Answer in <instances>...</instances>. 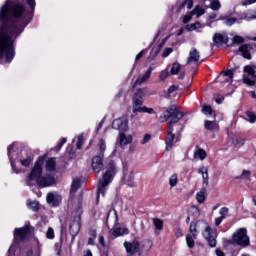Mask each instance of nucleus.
Instances as JSON below:
<instances>
[{
    "label": "nucleus",
    "mask_w": 256,
    "mask_h": 256,
    "mask_svg": "<svg viewBox=\"0 0 256 256\" xmlns=\"http://www.w3.org/2000/svg\"><path fill=\"white\" fill-rule=\"evenodd\" d=\"M200 58L201 54L198 52L197 48H192L189 52L187 65H189L190 63H199Z\"/></svg>",
    "instance_id": "14"
},
{
    "label": "nucleus",
    "mask_w": 256,
    "mask_h": 256,
    "mask_svg": "<svg viewBox=\"0 0 256 256\" xmlns=\"http://www.w3.org/2000/svg\"><path fill=\"white\" fill-rule=\"evenodd\" d=\"M79 231H81V210L73 212L70 220V233L72 237L79 235Z\"/></svg>",
    "instance_id": "6"
},
{
    "label": "nucleus",
    "mask_w": 256,
    "mask_h": 256,
    "mask_svg": "<svg viewBox=\"0 0 256 256\" xmlns=\"http://www.w3.org/2000/svg\"><path fill=\"white\" fill-rule=\"evenodd\" d=\"M56 165L57 162L55 161V158H49L46 161V171H55Z\"/></svg>",
    "instance_id": "25"
},
{
    "label": "nucleus",
    "mask_w": 256,
    "mask_h": 256,
    "mask_svg": "<svg viewBox=\"0 0 256 256\" xmlns=\"http://www.w3.org/2000/svg\"><path fill=\"white\" fill-rule=\"evenodd\" d=\"M28 207L32 209V211H39V203L36 201L28 203Z\"/></svg>",
    "instance_id": "49"
},
{
    "label": "nucleus",
    "mask_w": 256,
    "mask_h": 256,
    "mask_svg": "<svg viewBox=\"0 0 256 256\" xmlns=\"http://www.w3.org/2000/svg\"><path fill=\"white\" fill-rule=\"evenodd\" d=\"M205 14V9L201 8L200 6H196L192 11V15H197V17H201V15Z\"/></svg>",
    "instance_id": "38"
},
{
    "label": "nucleus",
    "mask_w": 256,
    "mask_h": 256,
    "mask_svg": "<svg viewBox=\"0 0 256 256\" xmlns=\"http://www.w3.org/2000/svg\"><path fill=\"white\" fill-rule=\"evenodd\" d=\"M239 51H241L244 59H251V53H249V45L244 44L239 47Z\"/></svg>",
    "instance_id": "22"
},
{
    "label": "nucleus",
    "mask_w": 256,
    "mask_h": 256,
    "mask_svg": "<svg viewBox=\"0 0 256 256\" xmlns=\"http://www.w3.org/2000/svg\"><path fill=\"white\" fill-rule=\"evenodd\" d=\"M25 5L6 0L0 8V61L11 63L15 58V40L29 23Z\"/></svg>",
    "instance_id": "1"
},
{
    "label": "nucleus",
    "mask_w": 256,
    "mask_h": 256,
    "mask_svg": "<svg viewBox=\"0 0 256 256\" xmlns=\"http://www.w3.org/2000/svg\"><path fill=\"white\" fill-rule=\"evenodd\" d=\"M243 83H245V85H248L249 87H253V85H255V81L251 80V78L247 76L243 77Z\"/></svg>",
    "instance_id": "47"
},
{
    "label": "nucleus",
    "mask_w": 256,
    "mask_h": 256,
    "mask_svg": "<svg viewBox=\"0 0 256 256\" xmlns=\"http://www.w3.org/2000/svg\"><path fill=\"white\" fill-rule=\"evenodd\" d=\"M179 71H181V64H179V62L173 63L170 70L171 75H177Z\"/></svg>",
    "instance_id": "33"
},
{
    "label": "nucleus",
    "mask_w": 256,
    "mask_h": 256,
    "mask_svg": "<svg viewBox=\"0 0 256 256\" xmlns=\"http://www.w3.org/2000/svg\"><path fill=\"white\" fill-rule=\"evenodd\" d=\"M155 229L158 231H161L163 229V220L159 218H153L152 219Z\"/></svg>",
    "instance_id": "32"
},
{
    "label": "nucleus",
    "mask_w": 256,
    "mask_h": 256,
    "mask_svg": "<svg viewBox=\"0 0 256 256\" xmlns=\"http://www.w3.org/2000/svg\"><path fill=\"white\" fill-rule=\"evenodd\" d=\"M246 115L248 117L249 123H255L256 115L253 112H247Z\"/></svg>",
    "instance_id": "52"
},
{
    "label": "nucleus",
    "mask_w": 256,
    "mask_h": 256,
    "mask_svg": "<svg viewBox=\"0 0 256 256\" xmlns=\"http://www.w3.org/2000/svg\"><path fill=\"white\" fill-rule=\"evenodd\" d=\"M143 113H149V114H152V113H155V110H153V108H147V107H144V111Z\"/></svg>",
    "instance_id": "64"
},
{
    "label": "nucleus",
    "mask_w": 256,
    "mask_h": 256,
    "mask_svg": "<svg viewBox=\"0 0 256 256\" xmlns=\"http://www.w3.org/2000/svg\"><path fill=\"white\" fill-rule=\"evenodd\" d=\"M115 175H117V165L115 164V161L110 160L106 164L102 179L98 183L97 203H99V197H105L107 187L109 186V183L113 181Z\"/></svg>",
    "instance_id": "4"
},
{
    "label": "nucleus",
    "mask_w": 256,
    "mask_h": 256,
    "mask_svg": "<svg viewBox=\"0 0 256 256\" xmlns=\"http://www.w3.org/2000/svg\"><path fill=\"white\" fill-rule=\"evenodd\" d=\"M192 18V15H185L183 18V23H189V21H191Z\"/></svg>",
    "instance_id": "62"
},
{
    "label": "nucleus",
    "mask_w": 256,
    "mask_h": 256,
    "mask_svg": "<svg viewBox=\"0 0 256 256\" xmlns=\"http://www.w3.org/2000/svg\"><path fill=\"white\" fill-rule=\"evenodd\" d=\"M83 143H84L83 134H80L78 136V140H77V144H76V149H81L83 147Z\"/></svg>",
    "instance_id": "50"
},
{
    "label": "nucleus",
    "mask_w": 256,
    "mask_h": 256,
    "mask_svg": "<svg viewBox=\"0 0 256 256\" xmlns=\"http://www.w3.org/2000/svg\"><path fill=\"white\" fill-rule=\"evenodd\" d=\"M79 187H81V181H79L78 178L74 179L71 185V190L70 193L71 195H75V193H77V189H79Z\"/></svg>",
    "instance_id": "27"
},
{
    "label": "nucleus",
    "mask_w": 256,
    "mask_h": 256,
    "mask_svg": "<svg viewBox=\"0 0 256 256\" xmlns=\"http://www.w3.org/2000/svg\"><path fill=\"white\" fill-rule=\"evenodd\" d=\"M232 43L237 44V45H239L241 43H245V38H243L242 36L236 35L233 37Z\"/></svg>",
    "instance_id": "44"
},
{
    "label": "nucleus",
    "mask_w": 256,
    "mask_h": 256,
    "mask_svg": "<svg viewBox=\"0 0 256 256\" xmlns=\"http://www.w3.org/2000/svg\"><path fill=\"white\" fill-rule=\"evenodd\" d=\"M127 234H129V229L126 227H116L112 231V235L114 237H121L122 235H127Z\"/></svg>",
    "instance_id": "19"
},
{
    "label": "nucleus",
    "mask_w": 256,
    "mask_h": 256,
    "mask_svg": "<svg viewBox=\"0 0 256 256\" xmlns=\"http://www.w3.org/2000/svg\"><path fill=\"white\" fill-rule=\"evenodd\" d=\"M120 147L122 149H125V147H127V145H131V143H133V136L131 135H125V132H120L118 139H117Z\"/></svg>",
    "instance_id": "13"
},
{
    "label": "nucleus",
    "mask_w": 256,
    "mask_h": 256,
    "mask_svg": "<svg viewBox=\"0 0 256 256\" xmlns=\"http://www.w3.org/2000/svg\"><path fill=\"white\" fill-rule=\"evenodd\" d=\"M213 41L215 45H223V43H227L228 39L225 35L221 33H216L213 37Z\"/></svg>",
    "instance_id": "20"
},
{
    "label": "nucleus",
    "mask_w": 256,
    "mask_h": 256,
    "mask_svg": "<svg viewBox=\"0 0 256 256\" xmlns=\"http://www.w3.org/2000/svg\"><path fill=\"white\" fill-rule=\"evenodd\" d=\"M244 73H247L251 77V79H256L255 69L253 67L245 66Z\"/></svg>",
    "instance_id": "31"
},
{
    "label": "nucleus",
    "mask_w": 256,
    "mask_h": 256,
    "mask_svg": "<svg viewBox=\"0 0 256 256\" xmlns=\"http://www.w3.org/2000/svg\"><path fill=\"white\" fill-rule=\"evenodd\" d=\"M29 237V228H16L14 232V243H19V241H25Z\"/></svg>",
    "instance_id": "10"
},
{
    "label": "nucleus",
    "mask_w": 256,
    "mask_h": 256,
    "mask_svg": "<svg viewBox=\"0 0 256 256\" xmlns=\"http://www.w3.org/2000/svg\"><path fill=\"white\" fill-rule=\"evenodd\" d=\"M186 243L189 249H193L195 247V240L193 239V236H191V234L186 235Z\"/></svg>",
    "instance_id": "36"
},
{
    "label": "nucleus",
    "mask_w": 256,
    "mask_h": 256,
    "mask_svg": "<svg viewBox=\"0 0 256 256\" xmlns=\"http://www.w3.org/2000/svg\"><path fill=\"white\" fill-rule=\"evenodd\" d=\"M177 91V86L172 85L168 88V95H171V93H175Z\"/></svg>",
    "instance_id": "61"
},
{
    "label": "nucleus",
    "mask_w": 256,
    "mask_h": 256,
    "mask_svg": "<svg viewBox=\"0 0 256 256\" xmlns=\"http://www.w3.org/2000/svg\"><path fill=\"white\" fill-rule=\"evenodd\" d=\"M111 217H112L114 223L117 224V221H119V218L117 216V211H115V209L110 210L108 212L107 219H106V223H107L108 227H109V220L111 219Z\"/></svg>",
    "instance_id": "23"
},
{
    "label": "nucleus",
    "mask_w": 256,
    "mask_h": 256,
    "mask_svg": "<svg viewBox=\"0 0 256 256\" xmlns=\"http://www.w3.org/2000/svg\"><path fill=\"white\" fill-rule=\"evenodd\" d=\"M219 215L220 217H217L215 219V225L216 227H219V225H221V223L223 222V219H225V217H227V215H229V208L227 207H222L219 210Z\"/></svg>",
    "instance_id": "16"
},
{
    "label": "nucleus",
    "mask_w": 256,
    "mask_h": 256,
    "mask_svg": "<svg viewBox=\"0 0 256 256\" xmlns=\"http://www.w3.org/2000/svg\"><path fill=\"white\" fill-rule=\"evenodd\" d=\"M189 232L192 234L194 239H197V220L190 223Z\"/></svg>",
    "instance_id": "28"
},
{
    "label": "nucleus",
    "mask_w": 256,
    "mask_h": 256,
    "mask_svg": "<svg viewBox=\"0 0 256 256\" xmlns=\"http://www.w3.org/2000/svg\"><path fill=\"white\" fill-rule=\"evenodd\" d=\"M45 159L39 158L27 177V185L33 187L37 183L40 187H51L55 183V177L51 175L41 176L43 174V163Z\"/></svg>",
    "instance_id": "3"
},
{
    "label": "nucleus",
    "mask_w": 256,
    "mask_h": 256,
    "mask_svg": "<svg viewBox=\"0 0 256 256\" xmlns=\"http://www.w3.org/2000/svg\"><path fill=\"white\" fill-rule=\"evenodd\" d=\"M98 147H99V153H101L102 155H105V149H107V145L105 144V140L104 139H100L99 143H98Z\"/></svg>",
    "instance_id": "40"
},
{
    "label": "nucleus",
    "mask_w": 256,
    "mask_h": 256,
    "mask_svg": "<svg viewBox=\"0 0 256 256\" xmlns=\"http://www.w3.org/2000/svg\"><path fill=\"white\" fill-rule=\"evenodd\" d=\"M171 53H173V48H165L162 57H169V55H171Z\"/></svg>",
    "instance_id": "59"
},
{
    "label": "nucleus",
    "mask_w": 256,
    "mask_h": 256,
    "mask_svg": "<svg viewBox=\"0 0 256 256\" xmlns=\"http://www.w3.org/2000/svg\"><path fill=\"white\" fill-rule=\"evenodd\" d=\"M151 73H153V67H149L145 74L135 81L133 87L135 88L137 87V85H143V83H145V81H148V79L151 77Z\"/></svg>",
    "instance_id": "15"
},
{
    "label": "nucleus",
    "mask_w": 256,
    "mask_h": 256,
    "mask_svg": "<svg viewBox=\"0 0 256 256\" xmlns=\"http://www.w3.org/2000/svg\"><path fill=\"white\" fill-rule=\"evenodd\" d=\"M151 141V135L145 134L143 139L141 140V145H147Z\"/></svg>",
    "instance_id": "55"
},
{
    "label": "nucleus",
    "mask_w": 256,
    "mask_h": 256,
    "mask_svg": "<svg viewBox=\"0 0 256 256\" xmlns=\"http://www.w3.org/2000/svg\"><path fill=\"white\" fill-rule=\"evenodd\" d=\"M105 155L102 153H99V155L94 156L92 158V169L95 171V173H101V169H103V159Z\"/></svg>",
    "instance_id": "11"
},
{
    "label": "nucleus",
    "mask_w": 256,
    "mask_h": 256,
    "mask_svg": "<svg viewBox=\"0 0 256 256\" xmlns=\"http://www.w3.org/2000/svg\"><path fill=\"white\" fill-rule=\"evenodd\" d=\"M244 19L246 21H252L253 19H256V12H254L253 14H246L244 16Z\"/></svg>",
    "instance_id": "58"
},
{
    "label": "nucleus",
    "mask_w": 256,
    "mask_h": 256,
    "mask_svg": "<svg viewBox=\"0 0 256 256\" xmlns=\"http://www.w3.org/2000/svg\"><path fill=\"white\" fill-rule=\"evenodd\" d=\"M196 201H198V203H205V193L204 192H198L196 194Z\"/></svg>",
    "instance_id": "45"
},
{
    "label": "nucleus",
    "mask_w": 256,
    "mask_h": 256,
    "mask_svg": "<svg viewBox=\"0 0 256 256\" xmlns=\"http://www.w3.org/2000/svg\"><path fill=\"white\" fill-rule=\"evenodd\" d=\"M210 9H212V11H219V9H221V2H219V0H212Z\"/></svg>",
    "instance_id": "35"
},
{
    "label": "nucleus",
    "mask_w": 256,
    "mask_h": 256,
    "mask_svg": "<svg viewBox=\"0 0 256 256\" xmlns=\"http://www.w3.org/2000/svg\"><path fill=\"white\" fill-rule=\"evenodd\" d=\"M230 245H239L240 247H249L251 242L247 235V229L240 228L232 236V240L227 241Z\"/></svg>",
    "instance_id": "5"
},
{
    "label": "nucleus",
    "mask_w": 256,
    "mask_h": 256,
    "mask_svg": "<svg viewBox=\"0 0 256 256\" xmlns=\"http://www.w3.org/2000/svg\"><path fill=\"white\" fill-rule=\"evenodd\" d=\"M124 247L130 255H135V253H139L141 250V244L139 240L135 239L132 242H124Z\"/></svg>",
    "instance_id": "9"
},
{
    "label": "nucleus",
    "mask_w": 256,
    "mask_h": 256,
    "mask_svg": "<svg viewBox=\"0 0 256 256\" xmlns=\"http://www.w3.org/2000/svg\"><path fill=\"white\" fill-rule=\"evenodd\" d=\"M46 199H47V203H50L54 207H57V205L61 203V196L54 193H48Z\"/></svg>",
    "instance_id": "17"
},
{
    "label": "nucleus",
    "mask_w": 256,
    "mask_h": 256,
    "mask_svg": "<svg viewBox=\"0 0 256 256\" xmlns=\"http://www.w3.org/2000/svg\"><path fill=\"white\" fill-rule=\"evenodd\" d=\"M20 163L22 167H29L31 163H33V158H31V156H28L27 158H21Z\"/></svg>",
    "instance_id": "34"
},
{
    "label": "nucleus",
    "mask_w": 256,
    "mask_h": 256,
    "mask_svg": "<svg viewBox=\"0 0 256 256\" xmlns=\"http://www.w3.org/2000/svg\"><path fill=\"white\" fill-rule=\"evenodd\" d=\"M194 157H197L201 161H204V159H207V152L203 150L202 148H197L194 152Z\"/></svg>",
    "instance_id": "24"
},
{
    "label": "nucleus",
    "mask_w": 256,
    "mask_h": 256,
    "mask_svg": "<svg viewBox=\"0 0 256 256\" xmlns=\"http://www.w3.org/2000/svg\"><path fill=\"white\" fill-rule=\"evenodd\" d=\"M13 149H15V144L8 146V156L10 157L11 167L14 173H19V171L15 169V161H13V156H11V152L13 151Z\"/></svg>",
    "instance_id": "26"
},
{
    "label": "nucleus",
    "mask_w": 256,
    "mask_h": 256,
    "mask_svg": "<svg viewBox=\"0 0 256 256\" xmlns=\"http://www.w3.org/2000/svg\"><path fill=\"white\" fill-rule=\"evenodd\" d=\"M142 247H145L146 251H151V247H153V242L151 240L144 241Z\"/></svg>",
    "instance_id": "53"
},
{
    "label": "nucleus",
    "mask_w": 256,
    "mask_h": 256,
    "mask_svg": "<svg viewBox=\"0 0 256 256\" xmlns=\"http://www.w3.org/2000/svg\"><path fill=\"white\" fill-rule=\"evenodd\" d=\"M232 143H233V145H238V147H241V146L245 145V139H243L239 136H234L232 138Z\"/></svg>",
    "instance_id": "30"
},
{
    "label": "nucleus",
    "mask_w": 256,
    "mask_h": 256,
    "mask_svg": "<svg viewBox=\"0 0 256 256\" xmlns=\"http://www.w3.org/2000/svg\"><path fill=\"white\" fill-rule=\"evenodd\" d=\"M203 237L206 239L209 247L217 246V231L211 227H206L203 232Z\"/></svg>",
    "instance_id": "7"
},
{
    "label": "nucleus",
    "mask_w": 256,
    "mask_h": 256,
    "mask_svg": "<svg viewBox=\"0 0 256 256\" xmlns=\"http://www.w3.org/2000/svg\"><path fill=\"white\" fill-rule=\"evenodd\" d=\"M251 178V172L249 170H243L242 175L238 176L236 179L249 180Z\"/></svg>",
    "instance_id": "43"
},
{
    "label": "nucleus",
    "mask_w": 256,
    "mask_h": 256,
    "mask_svg": "<svg viewBox=\"0 0 256 256\" xmlns=\"http://www.w3.org/2000/svg\"><path fill=\"white\" fill-rule=\"evenodd\" d=\"M202 179H203V187H204V189H205V187H209V172H207L204 175H202Z\"/></svg>",
    "instance_id": "48"
},
{
    "label": "nucleus",
    "mask_w": 256,
    "mask_h": 256,
    "mask_svg": "<svg viewBox=\"0 0 256 256\" xmlns=\"http://www.w3.org/2000/svg\"><path fill=\"white\" fill-rule=\"evenodd\" d=\"M204 127L207 131H219V124L216 121L206 120L204 122Z\"/></svg>",
    "instance_id": "18"
},
{
    "label": "nucleus",
    "mask_w": 256,
    "mask_h": 256,
    "mask_svg": "<svg viewBox=\"0 0 256 256\" xmlns=\"http://www.w3.org/2000/svg\"><path fill=\"white\" fill-rule=\"evenodd\" d=\"M47 239H55V231L53 228H49L46 233Z\"/></svg>",
    "instance_id": "54"
},
{
    "label": "nucleus",
    "mask_w": 256,
    "mask_h": 256,
    "mask_svg": "<svg viewBox=\"0 0 256 256\" xmlns=\"http://www.w3.org/2000/svg\"><path fill=\"white\" fill-rule=\"evenodd\" d=\"M129 120L126 117L115 119L112 122V128L120 131V133H125L129 129Z\"/></svg>",
    "instance_id": "8"
},
{
    "label": "nucleus",
    "mask_w": 256,
    "mask_h": 256,
    "mask_svg": "<svg viewBox=\"0 0 256 256\" xmlns=\"http://www.w3.org/2000/svg\"><path fill=\"white\" fill-rule=\"evenodd\" d=\"M220 21H224V25H227L228 27H231V25H235V23H237V18H235V17H230V18L222 17V18H220Z\"/></svg>",
    "instance_id": "29"
},
{
    "label": "nucleus",
    "mask_w": 256,
    "mask_h": 256,
    "mask_svg": "<svg viewBox=\"0 0 256 256\" xmlns=\"http://www.w3.org/2000/svg\"><path fill=\"white\" fill-rule=\"evenodd\" d=\"M187 31H195V29H201V24L199 22H195L193 24H188L186 26Z\"/></svg>",
    "instance_id": "41"
},
{
    "label": "nucleus",
    "mask_w": 256,
    "mask_h": 256,
    "mask_svg": "<svg viewBox=\"0 0 256 256\" xmlns=\"http://www.w3.org/2000/svg\"><path fill=\"white\" fill-rule=\"evenodd\" d=\"M125 183L128 187H135V174L133 172H129L128 175H125Z\"/></svg>",
    "instance_id": "21"
},
{
    "label": "nucleus",
    "mask_w": 256,
    "mask_h": 256,
    "mask_svg": "<svg viewBox=\"0 0 256 256\" xmlns=\"http://www.w3.org/2000/svg\"><path fill=\"white\" fill-rule=\"evenodd\" d=\"M178 183V176L177 174H173L169 178V185L170 187H176Z\"/></svg>",
    "instance_id": "39"
},
{
    "label": "nucleus",
    "mask_w": 256,
    "mask_h": 256,
    "mask_svg": "<svg viewBox=\"0 0 256 256\" xmlns=\"http://www.w3.org/2000/svg\"><path fill=\"white\" fill-rule=\"evenodd\" d=\"M26 2L28 3L30 9H31V15H33V12L35 11V0H26Z\"/></svg>",
    "instance_id": "56"
},
{
    "label": "nucleus",
    "mask_w": 256,
    "mask_h": 256,
    "mask_svg": "<svg viewBox=\"0 0 256 256\" xmlns=\"http://www.w3.org/2000/svg\"><path fill=\"white\" fill-rule=\"evenodd\" d=\"M225 77H228L226 83H233V70H226L222 72Z\"/></svg>",
    "instance_id": "37"
},
{
    "label": "nucleus",
    "mask_w": 256,
    "mask_h": 256,
    "mask_svg": "<svg viewBox=\"0 0 256 256\" xmlns=\"http://www.w3.org/2000/svg\"><path fill=\"white\" fill-rule=\"evenodd\" d=\"M147 95L145 88L138 89L132 97L133 105H143V97Z\"/></svg>",
    "instance_id": "12"
},
{
    "label": "nucleus",
    "mask_w": 256,
    "mask_h": 256,
    "mask_svg": "<svg viewBox=\"0 0 256 256\" xmlns=\"http://www.w3.org/2000/svg\"><path fill=\"white\" fill-rule=\"evenodd\" d=\"M185 117V114L177 110V106L173 105L168 108L161 116L162 123L169 121L168 130L166 132V151H171L173 149V143L175 142V134H173V123H179L181 119Z\"/></svg>",
    "instance_id": "2"
},
{
    "label": "nucleus",
    "mask_w": 256,
    "mask_h": 256,
    "mask_svg": "<svg viewBox=\"0 0 256 256\" xmlns=\"http://www.w3.org/2000/svg\"><path fill=\"white\" fill-rule=\"evenodd\" d=\"M145 107H141V105H132L133 113H143Z\"/></svg>",
    "instance_id": "46"
},
{
    "label": "nucleus",
    "mask_w": 256,
    "mask_h": 256,
    "mask_svg": "<svg viewBox=\"0 0 256 256\" xmlns=\"http://www.w3.org/2000/svg\"><path fill=\"white\" fill-rule=\"evenodd\" d=\"M202 113H204V115H211L213 113V109L211 106H203Z\"/></svg>",
    "instance_id": "51"
},
{
    "label": "nucleus",
    "mask_w": 256,
    "mask_h": 256,
    "mask_svg": "<svg viewBox=\"0 0 256 256\" xmlns=\"http://www.w3.org/2000/svg\"><path fill=\"white\" fill-rule=\"evenodd\" d=\"M253 3H256V0H243L242 6L247 7V5H253Z\"/></svg>",
    "instance_id": "60"
},
{
    "label": "nucleus",
    "mask_w": 256,
    "mask_h": 256,
    "mask_svg": "<svg viewBox=\"0 0 256 256\" xmlns=\"http://www.w3.org/2000/svg\"><path fill=\"white\" fill-rule=\"evenodd\" d=\"M208 172V170H207V168L206 167H201L199 170H198V173L200 174V175H205V173H207Z\"/></svg>",
    "instance_id": "63"
},
{
    "label": "nucleus",
    "mask_w": 256,
    "mask_h": 256,
    "mask_svg": "<svg viewBox=\"0 0 256 256\" xmlns=\"http://www.w3.org/2000/svg\"><path fill=\"white\" fill-rule=\"evenodd\" d=\"M167 77H169V71L164 70L160 73L159 79L161 81H165V79H167Z\"/></svg>",
    "instance_id": "57"
},
{
    "label": "nucleus",
    "mask_w": 256,
    "mask_h": 256,
    "mask_svg": "<svg viewBox=\"0 0 256 256\" xmlns=\"http://www.w3.org/2000/svg\"><path fill=\"white\" fill-rule=\"evenodd\" d=\"M184 7H187V9L193 8V0H184V2L180 5L179 9H183Z\"/></svg>",
    "instance_id": "42"
}]
</instances>
